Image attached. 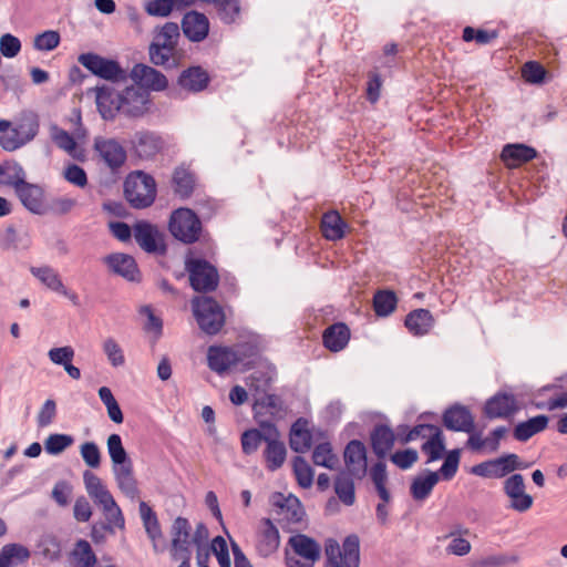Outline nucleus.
<instances>
[{"label":"nucleus","instance_id":"72a5a7b5","mask_svg":"<svg viewBox=\"0 0 567 567\" xmlns=\"http://www.w3.org/2000/svg\"><path fill=\"white\" fill-rule=\"evenodd\" d=\"M320 228L326 239L337 241L344 237L348 225L337 210H330L322 215Z\"/></svg>","mask_w":567,"mask_h":567},{"label":"nucleus","instance_id":"bb28decb","mask_svg":"<svg viewBox=\"0 0 567 567\" xmlns=\"http://www.w3.org/2000/svg\"><path fill=\"white\" fill-rule=\"evenodd\" d=\"M83 482L89 496L102 508L112 505L115 501L101 478L93 472L86 470L83 473Z\"/></svg>","mask_w":567,"mask_h":567},{"label":"nucleus","instance_id":"6e6552de","mask_svg":"<svg viewBox=\"0 0 567 567\" xmlns=\"http://www.w3.org/2000/svg\"><path fill=\"white\" fill-rule=\"evenodd\" d=\"M169 231L176 239L192 244L199 238L202 223L193 210L178 208L171 216Z\"/></svg>","mask_w":567,"mask_h":567},{"label":"nucleus","instance_id":"c9c22d12","mask_svg":"<svg viewBox=\"0 0 567 567\" xmlns=\"http://www.w3.org/2000/svg\"><path fill=\"white\" fill-rule=\"evenodd\" d=\"M133 143L138 157L146 159L155 156L163 146L161 137L150 132L136 133Z\"/></svg>","mask_w":567,"mask_h":567},{"label":"nucleus","instance_id":"b1692460","mask_svg":"<svg viewBox=\"0 0 567 567\" xmlns=\"http://www.w3.org/2000/svg\"><path fill=\"white\" fill-rule=\"evenodd\" d=\"M171 555L192 554L190 524L187 518L177 517L171 528Z\"/></svg>","mask_w":567,"mask_h":567},{"label":"nucleus","instance_id":"5701e85b","mask_svg":"<svg viewBox=\"0 0 567 567\" xmlns=\"http://www.w3.org/2000/svg\"><path fill=\"white\" fill-rule=\"evenodd\" d=\"M507 433L508 429L506 426L495 427L486 437H483L481 432H474L468 436L466 446L475 452L484 450L494 453L498 451L501 441Z\"/></svg>","mask_w":567,"mask_h":567},{"label":"nucleus","instance_id":"ddd939ff","mask_svg":"<svg viewBox=\"0 0 567 567\" xmlns=\"http://www.w3.org/2000/svg\"><path fill=\"white\" fill-rule=\"evenodd\" d=\"M94 151L100 159L112 171H116L126 161L124 146L114 138L97 136L94 138Z\"/></svg>","mask_w":567,"mask_h":567},{"label":"nucleus","instance_id":"7c9ffc66","mask_svg":"<svg viewBox=\"0 0 567 567\" xmlns=\"http://www.w3.org/2000/svg\"><path fill=\"white\" fill-rule=\"evenodd\" d=\"M370 439L373 453L379 458H384L394 445L395 434L388 425L378 424L371 432Z\"/></svg>","mask_w":567,"mask_h":567},{"label":"nucleus","instance_id":"13d9d810","mask_svg":"<svg viewBox=\"0 0 567 567\" xmlns=\"http://www.w3.org/2000/svg\"><path fill=\"white\" fill-rule=\"evenodd\" d=\"M74 443L69 434H50L44 441V450L48 454L59 455Z\"/></svg>","mask_w":567,"mask_h":567},{"label":"nucleus","instance_id":"8fccbe9b","mask_svg":"<svg viewBox=\"0 0 567 567\" xmlns=\"http://www.w3.org/2000/svg\"><path fill=\"white\" fill-rule=\"evenodd\" d=\"M173 184L175 193L182 198H186L193 193L195 178L189 171L184 167H178L174 172Z\"/></svg>","mask_w":567,"mask_h":567},{"label":"nucleus","instance_id":"a19ab883","mask_svg":"<svg viewBox=\"0 0 567 567\" xmlns=\"http://www.w3.org/2000/svg\"><path fill=\"white\" fill-rule=\"evenodd\" d=\"M30 558V550L17 543L7 544L0 550V567H17Z\"/></svg>","mask_w":567,"mask_h":567},{"label":"nucleus","instance_id":"680f3d73","mask_svg":"<svg viewBox=\"0 0 567 567\" xmlns=\"http://www.w3.org/2000/svg\"><path fill=\"white\" fill-rule=\"evenodd\" d=\"M176 9L175 0H148L145 4V11L152 17H168Z\"/></svg>","mask_w":567,"mask_h":567},{"label":"nucleus","instance_id":"cd10ccee","mask_svg":"<svg viewBox=\"0 0 567 567\" xmlns=\"http://www.w3.org/2000/svg\"><path fill=\"white\" fill-rule=\"evenodd\" d=\"M279 544L280 536L277 527L269 518L262 519L256 545L258 553L267 557L278 549Z\"/></svg>","mask_w":567,"mask_h":567},{"label":"nucleus","instance_id":"58836bf2","mask_svg":"<svg viewBox=\"0 0 567 567\" xmlns=\"http://www.w3.org/2000/svg\"><path fill=\"white\" fill-rule=\"evenodd\" d=\"M548 421V416L542 414L519 422L514 427L513 435L517 441L526 442L535 434L543 432L547 427Z\"/></svg>","mask_w":567,"mask_h":567},{"label":"nucleus","instance_id":"f3484780","mask_svg":"<svg viewBox=\"0 0 567 567\" xmlns=\"http://www.w3.org/2000/svg\"><path fill=\"white\" fill-rule=\"evenodd\" d=\"M517 409V402L513 394L496 393L486 401L484 414L489 420L508 419Z\"/></svg>","mask_w":567,"mask_h":567},{"label":"nucleus","instance_id":"a18cd8bd","mask_svg":"<svg viewBox=\"0 0 567 567\" xmlns=\"http://www.w3.org/2000/svg\"><path fill=\"white\" fill-rule=\"evenodd\" d=\"M71 557L74 567H95L97 561L90 543L85 539L75 543Z\"/></svg>","mask_w":567,"mask_h":567},{"label":"nucleus","instance_id":"473e14b6","mask_svg":"<svg viewBox=\"0 0 567 567\" xmlns=\"http://www.w3.org/2000/svg\"><path fill=\"white\" fill-rule=\"evenodd\" d=\"M322 340L328 350L339 352L347 347L350 340V329L346 323H333L323 331Z\"/></svg>","mask_w":567,"mask_h":567},{"label":"nucleus","instance_id":"6e6d98bb","mask_svg":"<svg viewBox=\"0 0 567 567\" xmlns=\"http://www.w3.org/2000/svg\"><path fill=\"white\" fill-rule=\"evenodd\" d=\"M38 553L50 561L58 560L61 556V545L53 535H43L37 546Z\"/></svg>","mask_w":567,"mask_h":567},{"label":"nucleus","instance_id":"c756f323","mask_svg":"<svg viewBox=\"0 0 567 567\" xmlns=\"http://www.w3.org/2000/svg\"><path fill=\"white\" fill-rule=\"evenodd\" d=\"M434 323L435 320L431 311L423 308L411 311L404 321L409 332L416 337L427 334L434 327Z\"/></svg>","mask_w":567,"mask_h":567},{"label":"nucleus","instance_id":"7ed1b4c3","mask_svg":"<svg viewBox=\"0 0 567 567\" xmlns=\"http://www.w3.org/2000/svg\"><path fill=\"white\" fill-rule=\"evenodd\" d=\"M124 193L126 199L133 207H148L156 197L155 179L143 172L132 173L125 179Z\"/></svg>","mask_w":567,"mask_h":567},{"label":"nucleus","instance_id":"4c0bfd02","mask_svg":"<svg viewBox=\"0 0 567 567\" xmlns=\"http://www.w3.org/2000/svg\"><path fill=\"white\" fill-rule=\"evenodd\" d=\"M312 435L305 419H298L291 426L289 444L292 451L305 453L311 446Z\"/></svg>","mask_w":567,"mask_h":567},{"label":"nucleus","instance_id":"c85d7f7f","mask_svg":"<svg viewBox=\"0 0 567 567\" xmlns=\"http://www.w3.org/2000/svg\"><path fill=\"white\" fill-rule=\"evenodd\" d=\"M558 385L550 384L542 388L533 404L540 410L554 411L567 406V393H557Z\"/></svg>","mask_w":567,"mask_h":567},{"label":"nucleus","instance_id":"423d86ee","mask_svg":"<svg viewBox=\"0 0 567 567\" xmlns=\"http://www.w3.org/2000/svg\"><path fill=\"white\" fill-rule=\"evenodd\" d=\"M288 545L292 553L287 551L286 564L288 567H312L320 558V545L311 537L297 534L289 538Z\"/></svg>","mask_w":567,"mask_h":567},{"label":"nucleus","instance_id":"0e129e2a","mask_svg":"<svg viewBox=\"0 0 567 567\" xmlns=\"http://www.w3.org/2000/svg\"><path fill=\"white\" fill-rule=\"evenodd\" d=\"M103 351L109 362L114 367H122L125 363V357L120 344L113 339L107 338L103 342Z\"/></svg>","mask_w":567,"mask_h":567},{"label":"nucleus","instance_id":"c03bdc74","mask_svg":"<svg viewBox=\"0 0 567 567\" xmlns=\"http://www.w3.org/2000/svg\"><path fill=\"white\" fill-rule=\"evenodd\" d=\"M350 474L340 473L334 481V492L344 505L351 506L355 502L354 482Z\"/></svg>","mask_w":567,"mask_h":567},{"label":"nucleus","instance_id":"5fc2aeb1","mask_svg":"<svg viewBox=\"0 0 567 567\" xmlns=\"http://www.w3.org/2000/svg\"><path fill=\"white\" fill-rule=\"evenodd\" d=\"M422 451L427 455V463L437 461L443 456L445 444L440 429L422 445Z\"/></svg>","mask_w":567,"mask_h":567},{"label":"nucleus","instance_id":"69168bd1","mask_svg":"<svg viewBox=\"0 0 567 567\" xmlns=\"http://www.w3.org/2000/svg\"><path fill=\"white\" fill-rule=\"evenodd\" d=\"M265 441V430H248L241 435V447L245 454H251L257 451L260 443Z\"/></svg>","mask_w":567,"mask_h":567},{"label":"nucleus","instance_id":"9d476101","mask_svg":"<svg viewBox=\"0 0 567 567\" xmlns=\"http://www.w3.org/2000/svg\"><path fill=\"white\" fill-rule=\"evenodd\" d=\"M30 272L34 278H37L47 289L52 292H55L60 296H63L68 300L72 302L74 306H79L80 298L79 295L69 289L62 280L61 275L56 269L51 266H32L30 267Z\"/></svg>","mask_w":567,"mask_h":567},{"label":"nucleus","instance_id":"aec40b11","mask_svg":"<svg viewBox=\"0 0 567 567\" xmlns=\"http://www.w3.org/2000/svg\"><path fill=\"white\" fill-rule=\"evenodd\" d=\"M446 429L457 432L474 433V419L470 410L463 405H453L443 414Z\"/></svg>","mask_w":567,"mask_h":567},{"label":"nucleus","instance_id":"393cba45","mask_svg":"<svg viewBox=\"0 0 567 567\" xmlns=\"http://www.w3.org/2000/svg\"><path fill=\"white\" fill-rule=\"evenodd\" d=\"M184 34L194 42L203 41L209 31V21L204 13L197 11L188 12L182 21Z\"/></svg>","mask_w":567,"mask_h":567},{"label":"nucleus","instance_id":"4d7b16f0","mask_svg":"<svg viewBox=\"0 0 567 567\" xmlns=\"http://www.w3.org/2000/svg\"><path fill=\"white\" fill-rule=\"evenodd\" d=\"M293 474L298 484L302 488H309L313 483V470L309 463L301 456H296L292 461Z\"/></svg>","mask_w":567,"mask_h":567},{"label":"nucleus","instance_id":"603ef678","mask_svg":"<svg viewBox=\"0 0 567 567\" xmlns=\"http://www.w3.org/2000/svg\"><path fill=\"white\" fill-rule=\"evenodd\" d=\"M371 480L374 484L379 497L384 502L389 503L391 499L390 492L386 489L385 484L388 482L386 466L383 462L375 463L370 471Z\"/></svg>","mask_w":567,"mask_h":567},{"label":"nucleus","instance_id":"f03ea898","mask_svg":"<svg viewBox=\"0 0 567 567\" xmlns=\"http://www.w3.org/2000/svg\"><path fill=\"white\" fill-rule=\"evenodd\" d=\"M181 38L179 27L175 22H166L156 31L148 48L150 60L155 65L175 68L177 65V44Z\"/></svg>","mask_w":567,"mask_h":567},{"label":"nucleus","instance_id":"f8f14e48","mask_svg":"<svg viewBox=\"0 0 567 567\" xmlns=\"http://www.w3.org/2000/svg\"><path fill=\"white\" fill-rule=\"evenodd\" d=\"M260 426L265 430V442L267 443L264 451L266 466L269 471H276L286 460V446L278 440L279 432L272 423L261 422Z\"/></svg>","mask_w":567,"mask_h":567},{"label":"nucleus","instance_id":"dca6fc26","mask_svg":"<svg viewBox=\"0 0 567 567\" xmlns=\"http://www.w3.org/2000/svg\"><path fill=\"white\" fill-rule=\"evenodd\" d=\"M348 473L354 478H362L367 474V449L359 440L350 441L343 453Z\"/></svg>","mask_w":567,"mask_h":567},{"label":"nucleus","instance_id":"37998d69","mask_svg":"<svg viewBox=\"0 0 567 567\" xmlns=\"http://www.w3.org/2000/svg\"><path fill=\"white\" fill-rule=\"evenodd\" d=\"M254 410L257 414H269L271 417H282L285 414L284 401L276 394H265L256 400Z\"/></svg>","mask_w":567,"mask_h":567},{"label":"nucleus","instance_id":"3c124183","mask_svg":"<svg viewBox=\"0 0 567 567\" xmlns=\"http://www.w3.org/2000/svg\"><path fill=\"white\" fill-rule=\"evenodd\" d=\"M279 505L281 515L290 523H299L302 520L305 516L303 507L300 503V501L289 495L288 497H282V503H279L278 501L275 502Z\"/></svg>","mask_w":567,"mask_h":567},{"label":"nucleus","instance_id":"864d4df0","mask_svg":"<svg viewBox=\"0 0 567 567\" xmlns=\"http://www.w3.org/2000/svg\"><path fill=\"white\" fill-rule=\"evenodd\" d=\"M338 457L329 442L318 444L312 452V462L318 466L333 470L338 464Z\"/></svg>","mask_w":567,"mask_h":567},{"label":"nucleus","instance_id":"6ab92c4d","mask_svg":"<svg viewBox=\"0 0 567 567\" xmlns=\"http://www.w3.org/2000/svg\"><path fill=\"white\" fill-rule=\"evenodd\" d=\"M104 264L114 274L125 278L128 281H138L141 274L135 259L123 252H115L107 255L104 258Z\"/></svg>","mask_w":567,"mask_h":567},{"label":"nucleus","instance_id":"338daca9","mask_svg":"<svg viewBox=\"0 0 567 567\" xmlns=\"http://www.w3.org/2000/svg\"><path fill=\"white\" fill-rule=\"evenodd\" d=\"M60 34L58 31L49 30L38 34L34 39V48L39 51H51L60 44Z\"/></svg>","mask_w":567,"mask_h":567},{"label":"nucleus","instance_id":"f257e3e1","mask_svg":"<svg viewBox=\"0 0 567 567\" xmlns=\"http://www.w3.org/2000/svg\"><path fill=\"white\" fill-rule=\"evenodd\" d=\"M106 445L118 488L125 496L135 499L140 492L133 473V462L123 446L121 436L111 434L107 437Z\"/></svg>","mask_w":567,"mask_h":567},{"label":"nucleus","instance_id":"ea45409f","mask_svg":"<svg viewBox=\"0 0 567 567\" xmlns=\"http://www.w3.org/2000/svg\"><path fill=\"white\" fill-rule=\"evenodd\" d=\"M0 181L16 192L27 183V173L19 163L14 161L4 162L0 164Z\"/></svg>","mask_w":567,"mask_h":567},{"label":"nucleus","instance_id":"e2e57ef3","mask_svg":"<svg viewBox=\"0 0 567 567\" xmlns=\"http://www.w3.org/2000/svg\"><path fill=\"white\" fill-rule=\"evenodd\" d=\"M460 464V450H452L447 452L445 460L439 470V478L442 477L444 481L452 480Z\"/></svg>","mask_w":567,"mask_h":567},{"label":"nucleus","instance_id":"4468645a","mask_svg":"<svg viewBox=\"0 0 567 567\" xmlns=\"http://www.w3.org/2000/svg\"><path fill=\"white\" fill-rule=\"evenodd\" d=\"M133 236L137 245L148 254L164 252L165 245L158 228L145 220L133 225Z\"/></svg>","mask_w":567,"mask_h":567},{"label":"nucleus","instance_id":"774afa93","mask_svg":"<svg viewBox=\"0 0 567 567\" xmlns=\"http://www.w3.org/2000/svg\"><path fill=\"white\" fill-rule=\"evenodd\" d=\"M545 74L544 66L536 61L526 62L522 68V76L528 83L536 84L543 82Z\"/></svg>","mask_w":567,"mask_h":567},{"label":"nucleus","instance_id":"de8ad7c7","mask_svg":"<svg viewBox=\"0 0 567 567\" xmlns=\"http://www.w3.org/2000/svg\"><path fill=\"white\" fill-rule=\"evenodd\" d=\"M398 298L391 290H379L373 296V309L377 316L388 317L396 308Z\"/></svg>","mask_w":567,"mask_h":567},{"label":"nucleus","instance_id":"9b49d317","mask_svg":"<svg viewBox=\"0 0 567 567\" xmlns=\"http://www.w3.org/2000/svg\"><path fill=\"white\" fill-rule=\"evenodd\" d=\"M503 492L508 497V508L525 513L533 506L534 498L526 493L525 478L522 474H512L503 483Z\"/></svg>","mask_w":567,"mask_h":567},{"label":"nucleus","instance_id":"20e7f679","mask_svg":"<svg viewBox=\"0 0 567 567\" xmlns=\"http://www.w3.org/2000/svg\"><path fill=\"white\" fill-rule=\"evenodd\" d=\"M324 551V567H359L360 542L357 535L346 537L342 546L336 540H328Z\"/></svg>","mask_w":567,"mask_h":567},{"label":"nucleus","instance_id":"052dcab7","mask_svg":"<svg viewBox=\"0 0 567 567\" xmlns=\"http://www.w3.org/2000/svg\"><path fill=\"white\" fill-rule=\"evenodd\" d=\"M80 454L86 466L99 468L101 466V451L95 442H84L80 446Z\"/></svg>","mask_w":567,"mask_h":567},{"label":"nucleus","instance_id":"0eeeda50","mask_svg":"<svg viewBox=\"0 0 567 567\" xmlns=\"http://www.w3.org/2000/svg\"><path fill=\"white\" fill-rule=\"evenodd\" d=\"M185 269L194 290L199 292L214 291L219 282V275L215 266L202 258L187 257Z\"/></svg>","mask_w":567,"mask_h":567},{"label":"nucleus","instance_id":"09e8293b","mask_svg":"<svg viewBox=\"0 0 567 567\" xmlns=\"http://www.w3.org/2000/svg\"><path fill=\"white\" fill-rule=\"evenodd\" d=\"M439 482V473L429 472L425 476L416 477L411 485V494L414 499L423 501L432 492Z\"/></svg>","mask_w":567,"mask_h":567},{"label":"nucleus","instance_id":"39448f33","mask_svg":"<svg viewBox=\"0 0 567 567\" xmlns=\"http://www.w3.org/2000/svg\"><path fill=\"white\" fill-rule=\"evenodd\" d=\"M193 312L199 328L207 334H216L225 323V313L220 305L210 297H195L192 300Z\"/></svg>","mask_w":567,"mask_h":567},{"label":"nucleus","instance_id":"49530a36","mask_svg":"<svg viewBox=\"0 0 567 567\" xmlns=\"http://www.w3.org/2000/svg\"><path fill=\"white\" fill-rule=\"evenodd\" d=\"M519 560L517 554L499 553L476 559L472 567H512L518 565Z\"/></svg>","mask_w":567,"mask_h":567},{"label":"nucleus","instance_id":"2f4dec72","mask_svg":"<svg viewBox=\"0 0 567 567\" xmlns=\"http://www.w3.org/2000/svg\"><path fill=\"white\" fill-rule=\"evenodd\" d=\"M208 367L218 374L226 372L233 365L237 364L238 357L229 348L210 347L207 353Z\"/></svg>","mask_w":567,"mask_h":567},{"label":"nucleus","instance_id":"412c9836","mask_svg":"<svg viewBox=\"0 0 567 567\" xmlns=\"http://www.w3.org/2000/svg\"><path fill=\"white\" fill-rule=\"evenodd\" d=\"M122 113L127 116H141L147 110L148 93L137 86H128L122 93Z\"/></svg>","mask_w":567,"mask_h":567},{"label":"nucleus","instance_id":"2eb2a0df","mask_svg":"<svg viewBox=\"0 0 567 567\" xmlns=\"http://www.w3.org/2000/svg\"><path fill=\"white\" fill-rule=\"evenodd\" d=\"M131 79L138 85L137 87L151 91H163L167 87V78L158 70L138 63L133 66L130 73Z\"/></svg>","mask_w":567,"mask_h":567},{"label":"nucleus","instance_id":"a878e982","mask_svg":"<svg viewBox=\"0 0 567 567\" xmlns=\"http://www.w3.org/2000/svg\"><path fill=\"white\" fill-rule=\"evenodd\" d=\"M210 78L202 66H189L184 70L177 80L178 85L190 93L204 91L209 84Z\"/></svg>","mask_w":567,"mask_h":567},{"label":"nucleus","instance_id":"bf43d9fd","mask_svg":"<svg viewBox=\"0 0 567 567\" xmlns=\"http://www.w3.org/2000/svg\"><path fill=\"white\" fill-rule=\"evenodd\" d=\"M51 138L54 144L72 155L76 150V142L73 136L63 128H60L58 125H52L50 128Z\"/></svg>","mask_w":567,"mask_h":567},{"label":"nucleus","instance_id":"f704fd0d","mask_svg":"<svg viewBox=\"0 0 567 567\" xmlns=\"http://www.w3.org/2000/svg\"><path fill=\"white\" fill-rule=\"evenodd\" d=\"M537 156L535 148L525 144H507L503 147L501 157L508 167H516Z\"/></svg>","mask_w":567,"mask_h":567},{"label":"nucleus","instance_id":"a211bd4d","mask_svg":"<svg viewBox=\"0 0 567 567\" xmlns=\"http://www.w3.org/2000/svg\"><path fill=\"white\" fill-rule=\"evenodd\" d=\"M95 101L97 110L104 120H113L118 112H122V97L113 87L107 85L95 89Z\"/></svg>","mask_w":567,"mask_h":567},{"label":"nucleus","instance_id":"79ce46f5","mask_svg":"<svg viewBox=\"0 0 567 567\" xmlns=\"http://www.w3.org/2000/svg\"><path fill=\"white\" fill-rule=\"evenodd\" d=\"M471 473L484 478H503L508 475L503 456L474 465Z\"/></svg>","mask_w":567,"mask_h":567},{"label":"nucleus","instance_id":"4be33fe9","mask_svg":"<svg viewBox=\"0 0 567 567\" xmlns=\"http://www.w3.org/2000/svg\"><path fill=\"white\" fill-rule=\"evenodd\" d=\"M16 195L21 204L31 213L37 215L47 214V205L44 204V190L38 184L25 183L19 187Z\"/></svg>","mask_w":567,"mask_h":567},{"label":"nucleus","instance_id":"1a4fd4ad","mask_svg":"<svg viewBox=\"0 0 567 567\" xmlns=\"http://www.w3.org/2000/svg\"><path fill=\"white\" fill-rule=\"evenodd\" d=\"M78 61L92 74L111 82H122L127 78V73L115 60L104 58L96 53H82Z\"/></svg>","mask_w":567,"mask_h":567},{"label":"nucleus","instance_id":"e433bc0d","mask_svg":"<svg viewBox=\"0 0 567 567\" xmlns=\"http://www.w3.org/2000/svg\"><path fill=\"white\" fill-rule=\"evenodd\" d=\"M140 515L148 538L153 543V549L159 551L157 542L163 537L161 525L156 513L145 503H140Z\"/></svg>","mask_w":567,"mask_h":567}]
</instances>
